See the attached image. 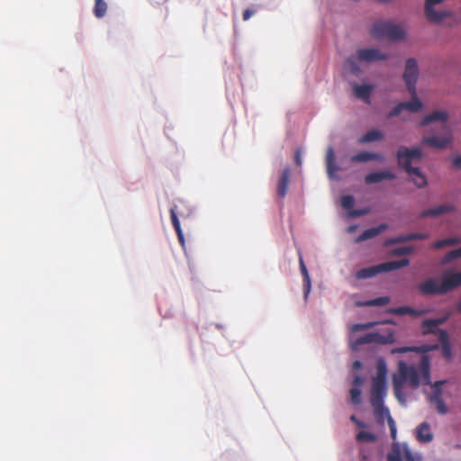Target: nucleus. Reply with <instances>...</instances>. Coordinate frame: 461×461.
Returning <instances> with one entry per match:
<instances>
[{"instance_id": "f257e3e1", "label": "nucleus", "mask_w": 461, "mask_h": 461, "mask_svg": "<svg viewBox=\"0 0 461 461\" xmlns=\"http://www.w3.org/2000/svg\"><path fill=\"white\" fill-rule=\"evenodd\" d=\"M422 158V150L420 148L401 147L397 151L398 165L405 172L412 176V181L418 188L427 185L426 176L420 172L419 167L411 166L412 162H418Z\"/></svg>"}, {"instance_id": "a19ab883", "label": "nucleus", "mask_w": 461, "mask_h": 461, "mask_svg": "<svg viewBox=\"0 0 461 461\" xmlns=\"http://www.w3.org/2000/svg\"><path fill=\"white\" fill-rule=\"evenodd\" d=\"M461 258V247L456 249H453V250H450L449 252H447L446 254V256L444 257L443 262L448 263V262H450L456 258Z\"/></svg>"}, {"instance_id": "c85d7f7f", "label": "nucleus", "mask_w": 461, "mask_h": 461, "mask_svg": "<svg viewBox=\"0 0 461 461\" xmlns=\"http://www.w3.org/2000/svg\"><path fill=\"white\" fill-rule=\"evenodd\" d=\"M461 243V238L459 237H451L443 240H437L433 244H431V248L434 249H439L447 246H455Z\"/></svg>"}, {"instance_id": "f3484780", "label": "nucleus", "mask_w": 461, "mask_h": 461, "mask_svg": "<svg viewBox=\"0 0 461 461\" xmlns=\"http://www.w3.org/2000/svg\"><path fill=\"white\" fill-rule=\"evenodd\" d=\"M395 177V175L390 171L374 172L366 176L365 182L367 185H372L380 183L383 180H393Z\"/></svg>"}, {"instance_id": "72a5a7b5", "label": "nucleus", "mask_w": 461, "mask_h": 461, "mask_svg": "<svg viewBox=\"0 0 461 461\" xmlns=\"http://www.w3.org/2000/svg\"><path fill=\"white\" fill-rule=\"evenodd\" d=\"M390 298L388 296L377 297L375 299L368 300L358 303L361 306H384L388 304Z\"/></svg>"}, {"instance_id": "cd10ccee", "label": "nucleus", "mask_w": 461, "mask_h": 461, "mask_svg": "<svg viewBox=\"0 0 461 461\" xmlns=\"http://www.w3.org/2000/svg\"><path fill=\"white\" fill-rule=\"evenodd\" d=\"M395 341L393 331H389L386 335L378 332H373V343L379 345L392 344Z\"/></svg>"}, {"instance_id": "ea45409f", "label": "nucleus", "mask_w": 461, "mask_h": 461, "mask_svg": "<svg viewBox=\"0 0 461 461\" xmlns=\"http://www.w3.org/2000/svg\"><path fill=\"white\" fill-rule=\"evenodd\" d=\"M421 371L426 384L429 383V363L427 357H423L421 361Z\"/></svg>"}, {"instance_id": "dca6fc26", "label": "nucleus", "mask_w": 461, "mask_h": 461, "mask_svg": "<svg viewBox=\"0 0 461 461\" xmlns=\"http://www.w3.org/2000/svg\"><path fill=\"white\" fill-rule=\"evenodd\" d=\"M429 238V234L425 232H415L410 233L406 235H400L394 238H392L386 241V245H393L402 242H407L413 240H427Z\"/></svg>"}, {"instance_id": "de8ad7c7", "label": "nucleus", "mask_w": 461, "mask_h": 461, "mask_svg": "<svg viewBox=\"0 0 461 461\" xmlns=\"http://www.w3.org/2000/svg\"><path fill=\"white\" fill-rule=\"evenodd\" d=\"M387 423H388L389 428H390L391 437L394 440L396 438L397 430H396L395 422H394V420H393L392 416H388V422Z\"/></svg>"}, {"instance_id": "f704fd0d", "label": "nucleus", "mask_w": 461, "mask_h": 461, "mask_svg": "<svg viewBox=\"0 0 461 461\" xmlns=\"http://www.w3.org/2000/svg\"><path fill=\"white\" fill-rule=\"evenodd\" d=\"M107 11V4L104 0H95L94 6V14L96 18H102Z\"/></svg>"}, {"instance_id": "393cba45", "label": "nucleus", "mask_w": 461, "mask_h": 461, "mask_svg": "<svg viewBox=\"0 0 461 461\" xmlns=\"http://www.w3.org/2000/svg\"><path fill=\"white\" fill-rule=\"evenodd\" d=\"M374 86L371 85H355L353 91L357 98L362 99L366 103H370V95Z\"/></svg>"}, {"instance_id": "4d7b16f0", "label": "nucleus", "mask_w": 461, "mask_h": 461, "mask_svg": "<svg viewBox=\"0 0 461 461\" xmlns=\"http://www.w3.org/2000/svg\"><path fill=\"white\" fill-rule=\"evenodd\" d=\"M361 366H362V364H361V362L359 360H356L352 364V368L354 370H357V369L361 368Z\"/></svg>"}, {"instance_id": "39448f33", "label": "nucleus", "mask_w": 461, "mask_h": 461, "mask_svg": "<svg viewBox=\"0 0 461 461\" xmlns=\"http://www.w3.org/2000/svg\"><path fill=\"white\" fill-rule=\"evenodd\" d=\"M410 264V260L408 258H402L397 261H389L381 263L373 267L362 268L357 273V277L358 279H366L373 277L380 273L391 272L393 270L400 269L402 267H407Z\"/></svg>"}, {"instance_id": "3c124183", "label": "nucleus", "mask_w": 461, "mask_h": 461, "mask_svg": "<svg viewBox=\"0 0 461 461\" xmlns=\"http://www.w3.org/2000/svg\"><path fill=\"white\" fill-rule=\"evenodd\" d=\"M452 166L455 168H461V156H456L452 159Z\"/></svg>"}, {"instance_id": "5fc2aeb1", "label": "nucleus", "mask_w": 461, "mask_h": 461, "mask_svg": "<svg viewBox=\"0 0 461 461\" xmlns=\"http://www.w3.org/2000/svg\"><path fill=\"white\" fill-rule=\"evenodd\" d=\"M254 11L251 10V9H246L244 10L243 12V20L244 21H248L253 14H254Z\"/></svg>"}, {"instance_id": "9b49d317", "label": "nucleus", "mask_w": 461, "mask_h": 461, "mask_svg": "<svg viewBox=\"0 0 461 461\" xmlns=\"http://www.w3.org/2000/svg\"><path fill=\"white\" fill-rule=\"evenodd\" d=\"M444 1L445 0H426L425 14L429 21L435 23L440 22L448 15L447 12H437L433 8L435 5L440 4Z\"/></svg>"}, {"instance_id": "a18cd8bd", "label": "nucleus", "mask_w": 461, "mask_h": 461, "mask_svg": "<svg viewBox=\"0 0 461 461\" xmlns=\"http://www.w3.org/2000/svg\"><path fill=\"white\" fill-rule=\"evenodd\" d=\"M412 252L411 247H400L393 249V253L396 256L409 255Z\"/></svg>"}, {"instance_id": "864d4df0", "label": "nucleus", "mask_w": 461, "mask_h": 461, "mask_svg": "<svg viewBox=\"0 0 461 461\" xmlns=\"http://www.w3.org/2000/svg\"><path fill=\"white\" fill-rule=\"evenodd\" d=\"M364 383V380L362 377L356 375L353 380L354 387L359 388Z\"/></svg>"}, {"instance_id": "c03bdc74", "label": "nucleus", "mask_w": 461, "mask_h": 461, "mask_svg": "<svg viewBox=\"0 0 461 461\" xmlns=\"http://www.w3.org/2000/svg\"><path fill=\"white\" fill-rule=\"evenodd\" d=\"M438 340L440 342V346H445V345H447V344H450L449 342V338H448V334L447 332L445 330H438Z\"/></svg>"}, {"instance_id": "2f4dec72", "label": "nucleus", "mask_w": 461, "mask_h": 461, "mask_svg": "<svg viewBox=\"0 0 461 461\" xmlns=\"http://www.w3.org/2000/svg\"><path fill=\"white\" fill-rule=\"evenodd\" d=\"M384 138L383 133L378 130H371L368 131L366 134H364L359 142L361 143H368L372 141L381 140Z\"/></svg>"}, {"instance_id": "bb28decb", "label": "nucleus", "mask_w": 461, "mask_h": 461, "mask_svg": "<svg viewBox=\"0 0 461 461\" xmlns=\"http://www.w3.org/2000/svg\"><path fill=\"white\" fill-rule=\"evenodd\" d=\"M411 99L408 102H403L405 110H408L411 113H417L420 111L423 107V104L417 96V92L415 94H411Z\"/></svg>"}, {"instance_id": "37998d69", "label": "nucleus", "mask_w": 461, "mask_h": 461, "mask_svg": "<svg viewBox=\"0 0 461 461\" xmlns=\"http://www.w3.org/2000/svg\"><path fill=\"white\" fill-rule=\"evenodd\" d=\"M351 402L354 404H358L361 402V390L357 387H352L350 389Z\"/></svg>"}, {"instance_id": "4c0bfd02", "label": "nucleus", "mask_w": 461, "mask_h": 461, "mask_svg": "<svg viewBox=\"0 0 461 461\" xmlns=\"http://www.w3.org/2000/svg\"><path fill=\"white\" fill-rule=\"evenodd\" d=\"M433 321V319H427L422 321L421 327L423 329V330H422L423 335H427V334H430V333L435 334L438 332V329L437 328L436 325L428 323V321Z\"/></svg>"}, {"instance_id": "7c9ffc66", "label": "nucleus", "mask_w": 461, "mask_h": 461, "mask_svg": "<svg viewBox=\"0 0 461 461\" xmlns=\"http://www.w3.org/2000/svg\"><path fill=\"white\" fill-rule=\"evenodd\" d=\"M170 217H171V221H172L173 227L176 230V232L177 234V238L179 240V242L182 245H184V242H185L184 235H183V232H182V230H181V226H180V222H179V220L177 218V215H176L175 208H171L170 209Z\"/></svg>"}, {"instance_id": "7ed1b4c3", "label": "nucleus", "mask_w": 461, "mask_h": 461, "mask_svg": "<svg viewBox=\"0 0 461 461\" xmlns=\"http://www.w3.org/2000/svg\"><path fill=\"white\" fill-rule=\"evenodd\" d=\"M387 59L388 55L382 53L377 48L360 49L357 51L356 55H352L347 59L346 67L348 68L352 74L357 75L361 71L357 61L374 62L385 60Z\"/></svg>"}, {"instance_id": "bf43d9fd", "label": "nucleus", "mask_w": 461, "mask_h": 461, "mask_svg": "<svg viewBox=\"0 0 461 461\" xmlns=\"http://www.w3.org/2000/svg\"><path fill=\"white\" fill-rule=\"evenodd\" d=\"M456 311L461 313V299L457 302L456 305Z\"/></svg>"}, {"instance_id": "13d9d810", "label": "nucleus", "mask_w": 461, "mask_h": 461, "mask_svg": "<svg viewBox=\"0 0 461 461\" xmlns=\"http://www.w3.org/2000/svg\"><path fill=\"white\" fill-rule=\"evenodd\" d=\"M356 425L358 427V428H366L367 425L366 423H364L363 421H361L360 420H357V422L356 423Z\"/></svg>"}, {"instance_id": "6ab92c4d", "label": "nucleus", "mask_w": 461, "mask_h": 461, "mask_svg": "<svg viewBox=\"0 0 461 461\" xmlns=\"http://www.w3.org/2000/svg\"><path fill=\"white\" fill-rule=\"evenodd\" d=\"M454 210L455 206L452 204H441L435 208L424 210L423 212H420V217H435L438 215L453 212Z\"/></svg>"}, {"instance_id": "c756f323", "label": "nucleus", "mask_w": 461, "mask_h": 461, "mask_svg": "<svg viewBox=\"0 0 461 461\" xmlns=\"http://www.w3.org/2000/svg\"><path fill=\"white\" fill-rule=\"evenodd\" d=\"M375 407V415L377 421L381 424L384 423V419L388 420V416H391L390 411L385 408L382 402H376Z\"/></svg>"}, {"instance_id": "6e6d98bb", "label": "nucleus", "mask_w": 461, "mask_h": 461, "mask_svg": "<svg viewBox=\"0 0 461 461\" xmlns=\"http://www.w3.org/2000/svg\"><path fill=\"white\" fill-rule=\"evenodd\" d=\"M294 162L297 166H301L302 165V158H301V153L299 150H297L295 152V155H294Z\"/></svg>"}, {"instance_id": "603ef678", "label": "nucleus", "mask_w": 461, "mask_h": 461, "mask_svg": "<svg viewBox=\"0 0 461 461\" xmlns=\"http://www.w3.org/2000/svg\"><path fill=\"white\" fill-rule=\"evenodd\" d=\"M428 312H429L428 310H416V309L412 308V312H409V315L421 316V315L427 313Z\"/></svg>"}, {"instance_id": "423d86ee", "label": "nucleus", "mask_w": 461, "mask_h": 461, "mask_svg": "<svg viewBox=\"0 0 461 461\" xmlns=\"http://www.w3.org/2000/svg\"><path fill=\"white\" fill-rule=\"evenodd\" d=\"M418 77L419 68L417 60L413 58H410L406 60L405 68L402 75L406 88L410 94H415Z\"/></svg>"}, {"instance_id": "8fccbe9b", "label": "nucleus", "mask_w": 461, "mask_h": 461, "mask_svg": "<svg viewBox=\"0 0 461 461\" xmlns=\"http://www.w3.org/2000/svg\"><path fill=\"white\" fill-rule=\"evenodd\" d=\"M448 317H449V314H447L446 316H444L442 318L433 319V321H428V323L434 324L438 328L439 325L445 323L447 321V320L448 319Z\"/></svg>"}, {"instance_id": "4be33fe9", "label": "nucleus", "mask_w": 461, "mask_h": 461, "mask_svg": "<svg viewBox=\"0 0 461 461\" xmlns=\"http://www.w3.org/2000/svg\"><path fill=\"white\" fill-rule=\"evenodd\" d=\"M386 223H381L377 227L369 228L367 230H365L362 234L357 239V242H361L369 239H373L379 234H381L383 231H384L387 229Z\"/></svg>"}, {"instance_id": "052dcab7", "label": "nucleus", "mask_w": 461, "mask_h": 461, "mask_svg": "<svg viewBox=\"0 0 461 461\" xmlns=\"http://www.w3.org/2000/svg\"><path fill=\"white\" fill-rule=\"evenodd\" d=\"M350 420L356 424L357 422L358 419L355 415H351Z\"/></svg>"}, {"instance_id": "6e6552de", "label": "nucleus", "mask_w": 461, "mask_h": 461, "mask_svg": "<svg viewBox=\"0 0 461 461\" xmlns=\"http://www.w3.org/2000/svg\"><path fill=\"white\" fill-rule=\"evenodd\" d=\"M445 381H437L433 384V393L429 396V402L433 403L436 407L437 411L444 415L447 413V407L442 398V388L441 385Z\"/></svg>"}, {"instance_id": "9d476101", "label": "nucleus", "mask_w": 461, "mask_h": 461, "mask_svg": "<svg viewBox=\"0 0 461 461\" xmlns=\"http://www.w3.org/2000/svg\"><path fill=\"white\" fill-rule=\"evenodd\" d=\"M461 285V272L451 273L446 272L443 275L441 282V290L444 294L452 291Z\"/></svg>"}, {"instance_id": "412c9836", "label": "nucleus", "mask_w": 461, "mask_h": 461, "mask_svg": "<svg viewBox=\"0 0 461 461\" xmlns=\"http://www.w3.org/2000/svg\"><path fill=\"white\" fill-rule=\"evenodd\" d=\"M370 160L383 161L384 158L382 155L374 152L362 151L350 158V161L353 163L367 162Z\"/></svg>"}, {"instance_id": "49530a36", "label": "nucleus", "mask_w": 461, "mask_h": 461, "mask_svg": "<svg viewBox=\"0 0 461 461\" xmlns=\"http://www.w3.org/2000/svg\"><path fill=\"white\" fill-rule=\"evenodd\" d=\"M403 110H405L404 108V104H403V102L398 104L397 105H395L392 111L389 113L388 114V117H393V116H397L399 115Z\"/></svg>"}, {"instance_id": "a878e982", "label": "nucleus", "mask_w": 461, "mask_h": 461, "mask_svg": "<svg viewBox=\"0 0 461 461\" xmlns=\"http://www.w3.org/2000/svg\"><path fill=\"white\" fill-rule=\"evenodd\" d=\"M299 265L301 273L303 277L304 298L307 300L311 291V278L301 253H299Z\"/></svg>"}, {"instance_id": "c9c22d12", "label": "nucleus", "mask_w": 461, "mask_h": 461, "mask_svg": "<svg viewBox=\"0 0 461 461\" xmlns=\"http://www.w3.org/2000/svg\"><path fill=\"white\" fill-rule=\"evenodd\" d=\"M369 343H373V332L367 333L364 336L357 338L352 343V348L357 349L359 346Z\"/></svg>"}, {"instance_id": "1a4fd4ad", "label": "nucleus", "mask_w": 461, "mask_h": 461, "mask_svg": "<svg viewBox=\"0 0 461 461\" xmlns=\"http://www.w3.org/2000/svg\"><path fill=\"white\" fill-rule=\"evenodd\" d=\"M414 461L411 452L406 445L394 443L391 451L387 454V461Z\"/></svg>"}, {"instance_id": "a211bd4d", "label": "nucleus", "mask_w": 461, "mask_h": 461, "mask_svg": "<svg viewBox=\"0 0 461 461\" xmlns=\"http://www.w3.org/2000/svg\"><path fill=\"white\" fill-rule=\"evenodd\" d=\"M289 178H290V168L285 167L282 170L278 183H277V195L280 198H284L286 195L287 193V187L289 184Z\"/></svg>"}, {"instance_id": "b1692460", "label": "nucleus", "mask_w": 461, "mask_h": 461, "mask_svg": "<svg viewBox=\"0 0 461 461\" xmlns=\"http://www.w3.org/2000/svg\"><path fill=\"white\" fill-rule=\"evenodd\" d=\"M448 119V114L447 112H443V111H434L432 112L431 113L429 114H427L426 116H424V118L422 119V121L420 122V125L421 126H425V125H428L433 122H446Z\"/></svg>"}, {"instance_id": "5701e85b", "label": "nucleus", "mask_w": 461, "mask_h": 461, "mask_svg": "<svg viewBox=\"0 0 461 461\" xmlns=\"http://www.w3.org/2000/svg\"><path fill=\"white\" fill-rule=\"evenodd\" d=\"M438 348V345H432V346H421V347H400V348H394L391 350L392 354H403L407 352H420V353H425L429 350H434Z\"/></svg>"}, {"instance_id": "ddd939ff", "label": "nucleus", "mask_w": 461, "mask_h": 461, "mask_svg": "<svg viewBox=\"0 0 461 461\" xmlns=\"http://www.w3.org/2000/svg\"><path fill=\"white\" fill-rule=\"evenodd\" d=\"M326 168L330 179L338 178L337 173L341 170V167L335 161V153L332 147H329L326 152Z\"/></svg>"}, {"instance_id": "2eb2a0df", "label": "nucleus", "mask_w": 461, "mask_h": 461, "mask_svg": "<svg viewBox=\"0 0 461 461\" xmlns=\"http://www.w3.org/2000/svg\"><path fill=\"white\" fill-rule=\"evenodd\" d=\"M419 290L425 295L444 294V292L441 290V284L438 285L433 278H429L425 282L420 283Z\"/></svg>"}, {"instance_id": "0eeeda50", "label": "nucleus", "mask_w": 461, "mask_h": 461, "mask_svg": "<svg viewBox=\"0 0 461 461\" xmlns=\"http://www.w3.org/2000/svg\"><path fill=\"white\" fill-rule=\"evenodd\" d=\"M444 136H429L422 139L421 143L432 147L434 149H441L446 148L452 141V131L447 124L443 126Z\"/></svg>"}, {"instance_id": "79ce46f5", "label": "nucleus", "mask_w": 461, "mask_h": 461, "mask_svg": "<svg viewBox=\"0 0 461 461\" xmlns=\"http://www.w3.org/2000/svg\"><path fill=\"white\" fill-rule=\"evenodd\" d=\"M388 312L396 314V315H405V314H409V312H412V308H411L409 306L391 308L388 310Z\"/></svg>"}, {"instance_id": "58836bf2", "label": "nucleus", "mask_w": 461, "mask_h": 461, "mask_svg": "<svg viewBox=\"0 0 461 461\" xmlns=\"http://www.w3.org/2000/svg\"><path fill=\"white\" fill-rule=\"evenodd\" d=\"M377 324H378V322H376V321H371V322H366V323H356L351 326V331L357 332L360 330H366L375 327Z\"/></svg>"}, {"instance_id": "20e7f679", "label": "nucleus", "mask_w": 461, "mask_h": 461, "mask_svg": "<svg viewBox=\"0 0 461 461\" xmlns=\"http://www.w3.org/2000/svg\"><path fill=\"white\" fill-rule=\"evenodd\" d=\"M370 33L375 39H388L392 41L402 40L405 35L403 29L400 25L384 21L375 23Z\"/></svg>"}, {"instance_id": "473e14b6", "label": "nucleus", "mask_w": 461, "mask_h": 461, "mask_svg": "<svg viewBox=\"0 0 461 461\" xmlns=\"http://www.w3.org/2000/svg\"><path fill=\"white\" fill-rule=\"evenodd\" d=\"M387 366L383 358L378 359L376 364V375L373 380L386 381Z\"/></svg>"}, {"instance_id": "aec40b11", "label": "nucleus", "mask_w": 461, "mask_h": 461, "mask_svg": "<svg viewBox=\"0 0 461 461\" xmlns=\"http://www.w3.org/2000/svg\"><path fill=\"white\" fill-rule=\"evenodd\" d=\"M416 438L421 443H429L433 439V434L430 432V427L428 422H422L416 429Z\"/></svg>"}, {"instance_id": "e433bc0d", "label": "nucleus", "mask_w": 461, "mask_h": 461, "mask_svg": "<svg viewBox=\"0 0 461 461\" xmlns=\"http://www.w3.org/2000/svg\"><path fill=\"white\" fill-rule=\"evenodd\" d=\"M356 438L359 442H374L376 439V436L371 432L361 430L357 434Z\"/></svg>"}, {"instance_id": "f8f14e48", "label": "nucleus", "mask_w": 461, "mask_h": 461, "mask_svg": "<svg viewBox=\"0 0 461 461\" xmlns=\"http://www.w3.org/2000/svg\"><path fill=\"white\" fill-rule=\"evenodd\" d=\"M341 206L348 211L351 217H360L369 212V209L353 210L355 199L352 195H342L340 199Z\"/></svg>"}, {"instance_id": "09e8293b", "label": "nucleus", "mask_w": 461, "mask_h": 461, "mask_svg": "<svg viewBox=\"0 0 461 461\" xmlns=\"http://www.w3.org/2000/svg\"><path fill=\"white\" fill-rule=\"evenodd\" d=\"M441 349H442V354H443V357L449 360L452 358L453 357V354H452V349H451V345L450 344H447V345H445V346H442L441 347Z\"/></svg>"}, {"instance_id": "f03ea898", "label": "nucleus", "mask_w": 461, "mask_h": 461, "mask_svg": "<svg viewBox=\"0 0 461 461\" xmlns=\"http://www.w3.org/2000/svg\"><path fill=\"white\" fill-rule=\"evenodd\" d=\"M408 383L412 388H418L420 384V375L413 366H408L404 361L398 364V373L393 377L394 393L401 397L403 385Z\"/></svg>"}, {"instance_id": "4468645a", "label": "nucleus", "mask_w": 461, "mask_h": 461, "mask_svg": "<svg viewBox=\"0 0 461 461\" xmlns=\"http://www.w3.org/2000/svg\"><path fill=\"white\" fill-rule=\"evenodd\" d=\"M386 393V381L373 380L372 381V405L375 406L376 402H382V398Z\"/></svg>"}]
</instances>
